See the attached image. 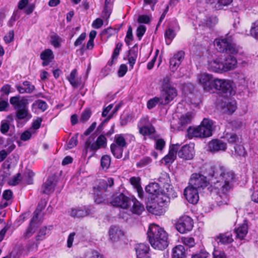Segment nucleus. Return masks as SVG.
<instances>
[{
    "mask_svg": "<svg viewBox=\"0 0 258 258\" xmlns=\"http://www.w3.org/2000/svg\"><path fill=\"white\" fill-rule=\"evenodd\" d=\"M207 175L211 179L212 184L210 191L219 205L227 204L228 193L232 188L235 175L232 171L224 166H209L206 169Z\"/></svg>",
    "mask_w": 258,
    "mask_h": 258,
    "instance_id": "1",
    "label": "nucleus"
},
{
    "mask_svg": "<svg viewBox=\"0 0 258 258\" xmlns=\"http://www.w3.org/2000/svg\"><path fill=\"white\" fill-rule=\"evenodd\" d=\"M215 46L218 51L228 54L223 59L218 58L208 63L210 71L222 73L235 69L237 67V60L235 55L238 52V48L233 43L232 36L227 34L225 37L216 39Z\"/></svg>",
    "mask_w": 258,
    "mask_h": 258,
    "instance_id": "2",
    "label": "nucleus"
},
{
    "mask_svg": "<svg viewBox=\"0 0 258 258\" xmlns=\"http://www.w3.org/2000/svg\"><path fill=\"white\" fill-rule=\"evenodd\" d=\"M147 235L149 242L154 248L162 250L168 246V234L158 225L155 224L150 225Z\"/></svg>",
    "mask_w": 258,
    "mask_h": 258,
    "instance_id": "3",
    "label": "nucleus"
},
{
    "mask_svg": "<svg viewBox=\"0 0 258 258\" xmlns=\"http://www.w3.org/2000/svg\"><path fill=\"white\" fill-rule=\"evenodd\" d=\"M214 131V122L209 118H204L201 124L197 127H189L187 130L190 138H207L212 135Z\"/></svg>",
    "mask_w": 258,
    "mask_h": 258,
    "instance_id": "4",
    "label": "nucleus"
},
{
    "mask_svg": "<svg viewBox=\"0 0 258 258\" xmlns=\"http://www.w3.org/2000/svg\"><path fill=\"white\" fill-rule=\"evenodd\" d=\"M161 105H167L177 96V90L171 84L170 78L166 76L160 80Z\"/></svg>",
    "mask_w": 258,
    "mask_h": 258,
    "instance_id": "5",
    "label": "nucleus"
},
{
    "mask_svg": "<svg viewBox=\"0 0 258 258\" xmlns=\"http://www.w3.org/2000/svg\"><path fill=\"white\" fill-rule=\"evenodd\" d=\"M94 138L93 136H91L85 142L84 148L86 151H96L106 147L107 139L104 135H100L95 142H92Z\"/></svg>",
    "mask_w": 258,
    "mask_h": 258,
    "instance_id": "6",
    "label": "nucleus"
},
{
    "mask_svg": "<svg viewBox=\"0 0 258 258\" xmlns=\"http://www.w3.org/2000/svg\"><path fill=\"white\" fill-rule=\"evenodd\" d=\"M213 83V89L219 91V93L223 97H228L231 95L232 86L230 81L216 78Z\"/></svg>",
    "mask_w": 258,
    "mask_h": 258,
    "instance_id": "7",
    "label": "nucleus"
},
{
    "mask_svg": "<svg viewBox=\"0 0 258 258\" xmlns=\"http://www.w3.org/2000/svg\"><path fill=\"white\" fill-rule=\"evenodd\" d=\"M208 183L206 176L199 173H194L191 175L188 185L200 191L207 187Z\"/></svg>",
    "mask_w": 258,
    "mask_h": 258,
    "instance_id": "8",
    "label": "nucleus"
},
{
    "mask_svg": "<svg viewBox=\"0 0 258 258\" xmlns=\"http://www.w3.org/2000/svg\"><path fill=\"white\" fill-rule=\"evenodd\" d=\"M197 80L205 91L210 92L213 90L215 79L212 75L207 73H200L197 76Z\"/></svg>",
    "mask_w": 258,
    "mask_h": 258,
    "instance_id": "9",
    "label": "nucleus"
},
{
    "mask_svg": "<svg viewBox=\"0 0 258 258\" xmlns=\"http://www.w3.org/2000/svg\"><path fill=\"white\" fill-rule=\"evenodd\" d=\"M194 222L188 216H183L179 218L176 225V228L180 233H184L190 231L193 228Z\"/></svg>",
    "mask_w": 258,
    "mask_h": 258,
    "instance_id": "10",
    "label": "nucleus"
},
{
    "mask_svg": "<svg viewBox=\"0 0 258 258\" xmlns=\"http://www.w3.org/2000/svg\"><path fill=\"white\" fill-rule=\"evenodd\" d=\"M131 199L122 193H120L113 196L111 204L114 207L126 209L131 205Z\"/></svg>",
    "mask_w": 258,
    "mask_h": 258,
    "instance_id": "11",
    "label": "nucleus"
},
{
    "mask_svg": "<svg viewBox=\"0 0 258 258\" xmlns=\"http://www.w3.org/2000/svg\"><path fill=\"white\" fill-rule=\"evenodd\" d=\"M166 200H163L162 198H158L157 200L150 203L147 206L148 211L155 215H161L164 213L163 207L165 205Z\"/></svg>",
    "mask_w": 258,
    "mask_h": 258,
    "instance_id": "12",
    "label": "nucleus"
},
{
    "mask_svg": "<svg viewBox=\"0 0 258 258\" xmlns=\"http://www.w3.org/2000/svg\"><path fill=\"white\" fill-rule=\"evenodd\" d=\"M135 141V137L132 134H117L114 136L113 143L126 148L127 145Z\"/></svg>",
    "mask_w": 258,
    "mask_h": 258,
    "instance_id": "13",
    "label": "nucleus"
},
{
    "mask_svg": "<svg viewBox=\"0 0 258 258\" xmlns=\"http://www.w3.org/2000/svg\"><path fill=\"white\" fill-rule=\"evenodd\" d=\"M199 190L188 185L184 190V196L189 203L196 204L199 200Z\"/></svg>",
    "mask_w": 258,
    "mask_h": 258,
    "instance_id": "14",
    "label": "nucleus"
},
{
    "mask_svg": "<svg viewBox=\"0 0 258 258\" xmlns=\"http://www.w3.org/2000/svg\"><path fill=\"white\" fill-rule=\"evenodd\" d=\"M178 157L185 160H191L194 156V147L192 144L183 146L177 153Z\"/></svg>",
    "mask_w": 258,
    "mask_h": 258,
    "instance_id": "15",
    "label": "nucleus"
},
{
    "mask_svg": "<svg viewBox=\"0 0 258 258\" xmlns=\"http://www.w3.org/2000/svg\"><path fill=\"white\" fill-rule=\"evenodd\" d=\"M10 102L15 110L27 107L29 104L28 99L25 97H21L18 95L10 98Z\"/></svg>",
    "mask_w": 258,
    "mask_h": 258,
    "instance_id": "16",
    "label": "nucleus"
},
{
    "mask_svg": "<svg viewBox=\"0 0 258 258\" xmlns=\"http://www.w3.org/2000/svg\"><path fill=\"white\" fill-rule=\"evenodd\" d=\"M185 53L182 50L177 51L170 59V68L172 72L177 70L184 59Z\"/></svg>",
    "mask_w": 258,
    "mask_h": 258,
    "instance_id": "17",
    "label": "nucleus"
},
{
    "mask_svg": "<svg viewBox=\"0 0 258 258\" xmlns=\"http://www.w3.org/2000/svg\"><path fill=\"white\" fill-rule=\"evenodd\" d=\"M130 211L135 215H141L145 211L144 206L135 197L131 199Z\"/></svg>",
    "mask_w": 258,
    "mask_h": 258,
    "instance_id": "18",
    "label": "nucleus"
},
{
    "mask_svg": "<svg viewBox=\"0 0 258 258\" xmlns=\"http://www.w3.org/2000/svg\"><path fill=\"white\" fill-rule=\"evenodd\" d=\"M137 258H149L150 247L144 243L137 244L135 246Z\"/></svg>",
    "mask_w": 258,
    "mask_h": 258,
    "instance_id": "19",
    "label": "nucleus"
},
{
    "mask_svg": "<svg viewBox=\"0 0 258 258\" xmlns=\"http://www.w3.org/2000/svg\"><path fill=\"white\" fill-rule=\"evenodd\" d=\"M179 147V145L178 144H173L170 147L168 154L162 159V161L166 164L172 163L175 160Z\"/></svg>",
    "mask_w": 258,
    "mask_h": 258,
    "instance_id": "20",
    "label": "nucleus"
},
{
    "mask_svg": "<svg viewBox=\"0 0 258 258\" xmlns=\"http://www.w3.org/2000/svg\"><path fill=\"white\" fill-rule=\"evenodd\" d=\"M209 148L211 152L224 151L227 148L226 144L219 140H213L209 143Z\"/></svg>",
    "mask_w": 258,
    "mask_h": 258,
    "instance_id": "21",
    "label": "nucleus"
},
{
    "mask_svg": "<svg viewBox=\"0 0 258 258\" xmlns=\"http://www.w3.org/2000/svg\"><path fill=\"white\" fill-rule=\"evenodd\" d=\"M15 120L19 123L20 120H24L26 123L32 117L31 114L29 111L28 107H25L16 110Z\"/></svg>",
    "mask_w": 258,
    "mask_h": 258,
    "instance_id": "22",
    "label": "nucleus"
},
{
    "mask_svg": "<svg viewBox=\"0 0 258 258\" xmlns=\"http://www.w3.org/2000/svg\"><path fill=\"white\" fill-rule=\"evenodd\" d=\"M237 108L236 102L234 100L225 101L222 107L223 112L227 114L233 113Z\"/></svg>",
    "mask_w": 258,
    "mask_h": 258,
    "instance_id": "23",
    "label": "nucleus"
},
{
    "mask_svg": "<svg viewBox=\"0 0 258 258\" xmlns=\"http://www.w3.org/2000/svg\"><path fill=\"white\" fill-rule=\"evenodd\" d=\"M55 184L52 177H49L42 186V192L45 194H49L54 190Z\"/></svg>",
    "mask_w": 258,
    "mask_h": 258,
    "instance_id": "24",
    "label": "nucleus"
},
{
    "mask_svg": "<svg viewBox=\"0 0 258 258\" xmlns=\"http://www.w3.org/2000/svg\"><path fill=\"white\" fill-rule=\"evenodd\" d=\"M40 58L43 60L42 66L43 67L48 66L54 58L52 51L50 49L44 50L41 53Z\"/></svg>",
    "mask_w": 258,
    "mask_h": 258,
    "instance_id": "25",
    "label": "nucleus"
},
{
    "mask_svg": "<svg viewBox=\"0 0 258 258\" xmlns=\"http://www.w3.org/2000/svg\"><path fill=\"white\" fill-rule=\"evenodd\" d=\"M215 240L218 243H221L223 244H227L233 241L232 235L230 232L220 234L215 238Z\"/></svg>",
    "mask_w": 258,
    "mask_h": 258,
    "instance_id": "26",
    "label": "nucleus"
},
{
    "mask_svg": "<svg viewBox=\"0 0 258 258\" xmlns=\"http://www.w3.org/2000/svg\"><path fill=\"white\" fill-rule=\"evenodd\" d=\"M123 235V232L120 228L117 226H112L109 229V236L110 239L115 241L118 240L119 238Z\"/></svg>",
    "mask_w": 258,
    "mask_h": 258,
    "instance_id": "27",
    "label": "nucleus"
},
{
    "mask_svg": "<svg viewBox=\"0 0 258 258\" xmlns=\"http://www.w3.org/2000/svg\"><path fill=\"white\" fill-rule=\"evenodd\" d=\"M89 214L90 211L88 209L85 208H77L72 209L70 215L75 218H80L85 217Z\"/></svg>",
    "mask_w": 258,
    "mask_h": 258,
    "instance_id": "28",
    "label": "nucleus"
},
{
    "mask_svg": "<svg viewBox=\"0 0 258 258\" xmlns=\"http://www.w3.org/2000/svg\"><path fill=\"white\" fill-rule=\"evenodd\" d=\"M218 22L216 17L205 16L200 21L199 25L203 27L211 28L213 27Z\"/></svg>",
    "mask_w": 258,
    "mask_h": 258,
    "instance_id": "29",
    "label": "nucleus"
},
{
    "mask_svg": "<svg viewBox=\"0 0 258 258\" xmlns=\"http://www.w3.org/2000/svg\"><path fill=\"white\" fill-rule=\"evenodd\" d=\"M131 184L136 189L138 196L140 198L143 196V191L141 185V179L139 177H132L130 178Z\"/></svg>",
    "mask_w": 258,
    "mask_h": 258,
    "instance_id": "30",
    "label": "nucleus"
},
{
    "mask_svg": "<svg viewBox=\"0 0 258 258\" xmlns=\"http://www.w3.org/2000/svg\"><path fill=\"white\" fill-rule=\"evenodd\" d=\"M125 147L118 146L114 143H112L110 145V150L114 156L117 159H120L122 157V154Z\"/></svg>",
    "mask_w": 258,
    "mask_h": 258,
    "instance_id": "31",
    "label": "nucleus"
},
{
    "mask_svg": "<svg viewBox=\"0 0 258 258\" xmlns=\"http://www.w3.org/2000/svg\"><path fill=\"white\" fill-rule=\"evenodd\" d=\"M248 232V226L246 223H243L239 227L235 229L236 237L240 239H243Z\"/></svg>",
    "mask_w": 258,
    "mask_h": 258,
    "instance_id": "32",
    "label": "nucleus"
},
{
    "mask_svg": "<svg viewBox=\"0 0 258 258\" xmlns=\"http://www.w3.org/2000/svg\"><path fill=\"white\" fill-rule=\"evenodd\" d=\"M233 0H212L211 7L216 10H221L224 7L229 5Z\"/></svg>",
    "mask_w": 258,
    "mask_h": 258,
    "instance_id": "33",
    "label": "nucleus"
},
{
    "mask_svg": "<svg viewBox=\"0 0 258 258\" xmlns=\"http://www.w3.org/2000/svg\"><path fill=\"white\" fill-rule=\"evenodd\" d=\"M172 258H184L185 249L183 246L178 245L172 249Z\"/></svg>",
    "mask_w": 258,
    "mask_h": 258,
    "instance_id": "34",
    "label": "nucleus"
},
{
    "mask_svg": "<svg viewBox=\"0 0 258 258\" xmlns=\"http://www.w3.org/2000/svg\"><path fill=\"white\" fill-rule=\"evenodd\" d=\"M122 46V44L121 43L119 42L116 44L115 48L113 50L111 60H109L107 63L108 65L111 66L116 61Z\"/></svg>",
    "mask_w": 258,
    "mask_h": 258,
    "instance_id": "35",
    "label": "nucleus"
},
{
    "mask_svg": "<svg viewBox=\"0 0 258 258\" xmlns=\"http://www.w3.org/2000/svg\"><path fill=\"white\" fill-rule=\"evenodd\" d=\"M39 243L34 241H29L26 245V250L20 252V255H27L30 252H35L38 249Z\"/></svg>",
    "mask_w": 258,
    "mask_h": 258,
    "instance_id": "36",
    "label": "nucleus"
},
{
    "mask_svg": "<svg viewBox=\"0 0 258 258\" xmlns=\"http://www.w3.org/2000/svg\"><path fill=\"white\" fill-rule=\"evenodd\" d=\"M114 183V180L112 178H108L107 180H102L99 183V186L98 189L106 191L108 187H111Z\"/></svg>",
    "mask_w": 258,
    "mask_h": 258,
    "instance_id": "37",
    "label": "nucleus"
},
{
    "mask_svg": "<svg viewBox=\"0 0 258 258\" xmlns=\"http://www.w3.org/2000/svg\"><path fill=\"white\" fill-rule=\"evenodd\" d=\"M145 190L150 195H157L160 191L159 185L157 183H151L146 186Z\"/></svg>",
    "mask_w": 258,
    "mask_h": 258,
    "instance_id": "38",
    "label": "nucleus"
},
{
    "mask_svg": "<svg viewBox=\"0 0 258 258\" xmlns=\"http://www.w3.org/2000/svg\"><path fill=\"white\" fill-rule=\"evenodd\" d=\"M139 133L143 135L144 137V139H146V137L152 138L153 137L154 133H155V129L153 125L148 127H146L143 128V131L141 132V130H139Z\"/></svg>",
    "mask_w": 258,
    "mask_h": 258,
    "instance_id": "39",
    "label": "nucleus"
},
{
    "mask_svg": "<svg viewBox=\"0 0 258 258\" xmlns=\"http://www.w3.org/2000/svg\"><path fill=\"white\" fill-rule=\"evenodd\" d=\"M234 78L239 85L246 86L248 84V80L246 76L242 73H235Z\"/></svg>",
    "mask_w": 258,
    "mask_h": 258,
    "instance_id": "40",
    "label": "nucleus"
},
{
    "mask_svg": "<svg viewBox=\"0 0 258 258\" xmlns=\"http://www.w3.org/2000/svg\"><path fill=\"white\" fill-rule=\"evenodd\" d=\"M194 116L191 112H187L183 114L179 118V122L181 126L185 125L190 123Z\"/></svg>",
    "mask_w": 258,
    "mask_h": 258,
    "instance_id": "41",
    "label": "nucleus"
},
{
    "mask_svg": "<svg viewBox=\"0 0 258 258\" xmlns=\"http://www.w3.org/2000/svg\"><path fill=\"white\" fill-rule=\"evenodd\" d=\"M138 56V52L135 50H130L128 52V63L131 68L133 69L135 64Z\"/></svg>",
    "mask_w": 258,
    "mask_h": 258,
    "instance_id": "42",
    "label": "nucleus"
},
{
    "mask_svg": "<svg viewBox=\"0 0 258 258\" xmlns=\"http://www.w3.org/2000/svg\"><path fill=\"white\" fill-rule=\"evenodd\" d=\"M77 75L76 69H74L71 73L69 76L67 77V79L69 81L71 85L74 88H77L79 86V82L76 79Z\"/></svg>",
    "mask_w": 258,
    "mask_h": 258,
    "instance_id": "43",
    "label": "nucleus"
},
{
    "mask_svg": "<svg viewBox=\"0 0 258 258\" xmlns=\"http://www.w3.org/2000/svg\"><path fill=\"white\" fill-rule=\"evenodd\" d=\"M152 124L149 121V118L148 116H144L142 117L138 123V128L139 130H141V132L143 131V128L149 126Z\"/></svg>",
    "mask_w": 258,
    "mask_h": 258,
    "instance_id": "44",
    "label": "nucleus"
},
{
    "mask_svg": "<svg viewBox=\"0 0 258 258\" xmlns=\"http://www.w3.org/2000/svg\"><path fill=\"white\" fill-rule=\"evenodd\" d=\"M101 166L103 169H107L111 163V157L110 156L103 155L101 159Z\"/></svg>",
    "mask_w": 258,
    "mask_h": 258,
    "instance_id": "45",
    "label": "nucleus"
},
{
    "mask_svg": "<svg viewBox=\"0 0 258 258\" xmlns=\"http://www.w3.org/2000/svg\"><path fill=\"white\" fill-rule=\"evenodd\" d=\"M161 104V99L160 97H155L150 99L147 102V107L149 109L154 108L157 104Z\"/></svg>",
    "mask_w": 258,
    "mask_h": 258,
    "instance_id": "46",
    "label": "nucleus"
},
{
    "mask_svg": "<svg viewBox=\"0 0 258 258\" xmlns=\"http://www.w3.org/2000/svg\"><path fill=\"white\" fill-rule=\"evenodd\" d=\"M180 241L188 247H192L195 244V239L191 237L182 236L180 238Z\"/></svg>",
    "mask_w": 258,
    "mask_h": 258,
    "instance_id": "47",
    "label": "nucleus"
},
{
    "mask_svg": "<svg viewBox=\"0 0 258 258\" xmlns=\"http://www.w3.org/2000/svg\"><path fill=\"white\" fill-rule=\"evenodd\" d=\"M47 231L48 229L46 226H44L41 228L36 236V240L39 241L44 239L45 237V236L47 234Z\"/></svg>",
    "mask_w": 258,
    "mask_h": 258,
    "instance_id": "48",
    "label": "nucleus"
},
{
    "mask_svg": "<svg viewBox=\"0 0 258 258\" xmlns=\"http://www.w3.org/2000/svg\"><path fill=\"white\" fill-rule=\"evenodd\" d=\"M175 36V33L172 29L168 28L166 30L165 34V37L167 44L169 45L170 43V42L174 38Z\"/></svg>",
    "mask_w": 258,
    "mask_h": 258,
    "instance_id": "49",
    "label": "nucleus"
},
{
    "mask_svg": "<svg viewBox=\"0 0 258 258\" xmlns=\"http://www.w3.org/2000/svg\"><path fill=\"white\" fill-rule=\"evenodd\" d=\"M9 105L8 98L4 97V95H1L0 97V111H6Z\"/></svg>",
    "mask_w": 258,
    "mask_h": 258,
    "instance_id": "50",
    "label": "nucleus"
},
{
    "mask_svg": "<svg viewBox=\"0 0 258 258\" xmlns=\"http://www.w3.org/2000/svg\"><path fill=\"white\" fill-rule=\"evenodd\" d=\"M112 12V8L104 7L103 10L101 13V17L108 23V20Z\"/></svg>",
    "mask_w": 258,
    "mask_h": 258,
    "instance_id": "51",
    "label": "nucleus"
},
{
    "mask_svg": "<svg viewBox=\"0 0 258 258\" xmlns=\"http://www.w3.org/2000/svg\"><path fill=\"white\" fill-rule=\"evenodd\" d=\"M152 162V159L149 157H144L137 163V166L142 168L149 164Z\"/></svg>",
    "mask_w": 258,
    "mask_h": 258,
    "instance_id": "52",
    "label": "nucleus"
},
{
    "mask_svg": "<svg viewBox=\"0 0 258 258\" xmlns=\"http://www.w3.org/2000/svg\"><path fill=\"white\" fill-rule=\"evenodd\" d=\"M21 181V174L17 173L16 175L13 176L8 181V184L11 186H15L19 183Z\"/></svg>",
    "mask_w": 258,
    "mask_h": 258,
    "instance_id": "53",
    "label": "nucleus"
},
{
    "mask_svg": "<svg viewBox=\"0 0 258 258\" xmlns=\"http://www.w3.org/2000/svg\"><path fill=\"white\" fill-rule=\"evenodd\" d=\"M146 27L143 25H140L137 29L136 35L138 39L140 40L146 31Z\"/></svg>",
    "mask_w": 258,
    "mask_h": 258,
    "instance_id": "54",
    "label": "nucleus"
},
{
    "mask_svg": "<svg viewBox=\"0 0 258 258\" xmlns=\"http://www.w3.org/2000/svg\"><path fill=\"white\" fill-rule=\"evenodd\" d=\"M235 154L237 156L244 157L246 154L244 148L240 145H236L234 147Z\"/></svg>",
    "mask_w": 258,
    "mask_h": 258,
    "instance_id": "55",
    "label": "nucleus"
},
{
    "mask_svg": "<svg viewBox=\"0 0 258 258\" xmlns=\"http://www.w3.org/2000/svg\"><path fill=\"white\" fill-rule=\"evenodd\" d=\"M33 106H37L39 109L41 110L42 111H44L47 109V104L43 100H38L36 101L33 103Z\"/></svg>",
    "mask_w": 258,
    "mask_h": 258,
    "instance_id": "56",
    "label": "nucleus"
},
{
    "mask_svg": "<svg viewBox=\"0 0 258 258\" xmlns=\"http://www.w3.org/2000/svg\"><path fill=\"white\" fill-rule=\"evenodd\" d=\"M43 209V207L41 209L39 210L38 208H37L36 210L34 211L33 213V216L32 219L31 220L30 224L32 225H34L37 227L38 225V215L39 214L40 212Z\"/></svg>",
    "mask_w": 258,
    "mask_h": 258,
    "instance_id": "57",
    "label": "nucleus"
},
{
    "mask_svg": "<svg viewBox=\"0 0 258 258\" xmlns=\"http://www.w3.org/2000/svg\"><path fill=\"white\" fill-rule=\"evenodd\" d=\"M61 38L57 35H53L51 37V43L55 48L59 47Z\"/></svg>",
    "mask_w": 258,
    "mask_h": 258,
    "instance_id": "58",
    "label": "nucleus"
},
{
    "mask_svg": "<svg viewBox=\"0 0 258 258\" xmlns=\"http://www.w3.org/2000/svg\"><path fill=\"white\" fill-rule=\"evenodd\" d=\"M77 137L75 136L72 137L65 146V148L66 149H72L77 145Z\"/></svg>",
    "mask_w": 258,
    "mask_h": 258,
    "instance_id": "59",
    "label": "nucleus"
},
{
    "mask_svg": "<svg viewBox=\"0 0 258 258\" xmlns=\"http://www.w3.org/2000/svg\"><path fill=\"white\" fill-rule=\"evenodd\" d=\"M250 33L252 37L258 40V21H256L253 24Z\"/></svg>",
    "mask_w": 258,
    "mask_h": 258,
    "instance_id": "60",
    "label": "nucleus"
},
{
    "mask_svg": "<svg viewBox=\"0 0 258 258\" xmlns=\"http://www.w3.org/2000/svg\"><path fill=\"white\" fill-rule=\"evenodd\" d=\"M9 123L7 120H2L1 122L0 131L3 134H6L9 130Z\"/></svg>",
    "mask_w": 258,
    "mask_h": 258,
    "instance_id": "61",
    "label": "nucleus"
},
{
    "mask_svg": "<svg viewBox=\"0 0 258 258\" xmlns=\"http://www.w3.org/2000/svg\"><path fill=\"white\" fill-rule=\"evenodd\" d=\"M85 258H104L103 255L98 252L91 250L87 252Z\"/></svg>",
    "mask_w": 258,
    "mask_h": 258,
    "instance_id": "62",
    "label": "nucleus"
},
{
    "mask_svg": "<svg viewBox=\"0 0 258 258\" xmlns=\"http://www.w3.org/2000/svg\"><path fill=\"white\" fill-rule=\"evenodd\" d=\"M37 227L36 226L30 223L25 233V236L27 238L30 237L35 232Z\"/></svg>",
    "mask_w": 258,
    "mask_h": 258,
    "instance_id": "63",
    "label": "nucleus"
},
{
    "mask_svg": "<svg viewBox=\"0 0 258 258\" xmlns=\"http://www.w3.org/2000/svg\"><path fill=\"white\" fill-rule=\"evenodd\" d=\"M22 85L26 87L25 88L27 90V93H32L35 89V86L32 85L30 82L27 81L23 82Z\"/></svg>",
    "mask_w": 258,
    "mask_h": 258,
    "instance_id": "64",
    "label": "nucleus"
}]
</instances>
